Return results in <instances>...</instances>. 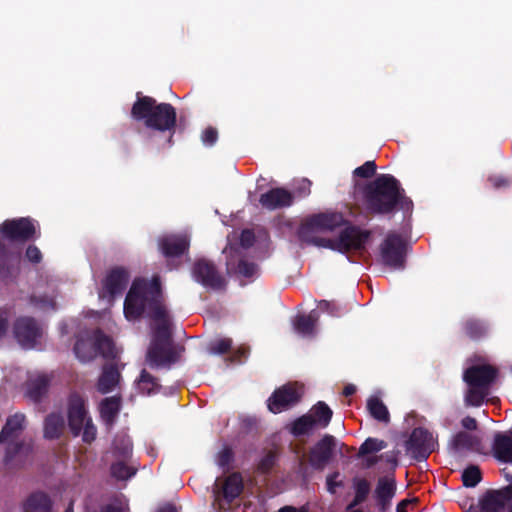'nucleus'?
Instances as JSON below:
<instances>
[{
    "label": "nucleus",
    "mask_w": 512,
    "mask_h": 512,
    "mask_svg": "<svg viewBox=\"0 0 512 512\" xmlns=\"http://www.w3.org/2000/svg\"><path fill=\"white\" fill-rule=\"evenodd\" d=\"M496 377V370L489 365L472 366L464 373L468 385L465 396L467 405L480 406L488 394V388Z\"/></svg>",
    "instance_id": "obj_4"
},
{
    "label": "nucleus",
    "mask_w": 512,
    "mask_h": 512,
    "mask_svg": "<svg viewBox=\"0 0 512 512\" xmlns=\"http://www.w3.org/2000/svg\"><path fill=\"white\" fill-rule=\"evenodd\" d=\"M242 490V479L238 474L228 476L224 481L216 480L213 490V507L218 511L227 509L226 503H230L238 497Z\"/></svg>",
    "instance_id": "obj_8"
},
{
    "label": "nucleus",
    "mask_w": 512,
    "mask_h": 512,
    "mask_svg": "<svg viewBox=\"0 0 512 512\" xmlns=\"http://www.w3.org/2000/svg\"><path fill=\"white\" fill-rule=\"evenodd\" d=\"M0 231L7 239L25 241L36 233L37 226L29 218H20L5 221Z\"/></svg>",
    "instance_id": "obj_10"
},
{
    "label": "nucleus",
    "mask_w": 512,
    "mask_h": 512,
    "mask_svg": "<svg viewBox=\"0 0 512 512\" xmlns=\"http://www.w3.org/2000/svg\"><path fill=\"white\" fill-rule=\"evenodd\" d=\"M327 307H328V302H326V301L320 302V304H319L320 309H326Z\"/></svg>",
    "instance_id": "obj_57"
},
{
    "label": "nucleus",
    "mask_w": 512,
    "mask_h": 512,
    "mask_svg": "<svg viewBox=\"0 0 512 512\" xmlns=\"http://www.w3.org/2000/svg\"><path fill=\"white\" fill-rule=\"evenodd\" d=\"M510 512H512V506H511Z\"/></svg>",
    "instance_id": "obj_62"
},
{
    "label": "nucleus",
    "mask_w": 512,
    "mask_h": 512,
    "mask_svg": "<svg viewBox=\"0 0 512 512\" xmlns=\"http://www.w3.org/2000/svg\"><path fill=\"white\" fill-rule=\"evenodd\" d=\"M138 389L146 395H150L158 388L155 379L146 371H142L140 378L137 382Z\"/></svg>",
    "instance_id": "obj_34"
},
{
    "label": "nucleus",
    "mask_w": 512,
    "mask_h": 512,
    "mask_svg": "<svg viewBox=\"0 0 512 512\" xmlns=\"http://www.w3.org/2000/svg\"><path fill=\"white\" fill-rule=\"evenodd\" d=\"M69 427L74 435H81L84 442H91L96 437V428L87 415L84 401L80 397L70 399L68 409Z\"/></svg>",
    "instance_id": "obj_7"
},
{
    "label": "nucleus",
    "mask_w": 512,
    "mask_h": 512,
    "mask_svg": "<svg viewBox=\"0 0 512 512\" xmlns=\"http://www.w3.org/2000/svg\"><path fill=\"white\" fill-rule=\"evenodd\" d=\"M229 458L230 454L228 451H224L223 453H221L219 465L224 466L229 461Z\"/></svg>",
    "instance_id": "obj_53"
},
{
    "label": "nucleus",
    "mask_w": 512,
    "mask_h": 512,
    "mask_svg": "<svg viewBox=\"0 0 512 512\" xmlns=\"http://www.w3.org/2000/svg\"><path fill=\"white\" fill-rule=\"evenodd\" d=\"M318 427H326L332 417V410L324 403L318 402L308 413Z\"/></svg>",
    "instance_id": "obj_29"
},
{
    "label": "nucleus",
    "mask_w": 512,
    "mask_h": 512,
    "mask_svg": "<svg viewBox=\"0 0 512 512\" xmlns=\"http://www.w3.org/2000/svg\"><path fill=\"white\" fill-rule=\"evenodd\" d=\"M51 377L42 372L30 373L25 384V394L33 401H38L47 391Z\"/></svg>",
    "instance_id": "obj_16"
},
{
    "label": "nucleus",
    "mask_w": 512,
    "mask_h": 512,
    "mask_svg": "<svg viewBox=\"0 0 512 512\" xmlns=\"http://www.w3.org/2000/svg\"><path fill=\"white\" fill-rule=\"evenodd\" d=\"M431 433L423 428H416L407 442V450L415 457L425 459L434 449Z\"/></svg>",
    "instance_id": "obj_13"
},
{
    "label": "nucleus",
    "mask_w": 512,
    "mask_h": 512,
    "mask_svg": "<svg viewBox=\"0 0 512 512\" xmlns=\"http://www.w3.org/2000/svg\"><path fill=\"white\" fill-rule=\"evenodd\" d=\"M399 197L398 183L389 175L378 177L367 196L368 208L376 213H386L393 209Z\"/></svg>",
    "instance_id": "obj_6"
},
{
    "label": "nucleus",
    "mask_w": 512,
    "mask_h": 512,
    "mask_svg": "<svg viewBox=\"0 0 512 512\" xmlns=\"http://www.w3.org/2000/svg\"><path fill=\"white\" fill-rule=\"evenodd\" d=\"M15 337L26 349L34 348L42 336V329L30 318H20L15 324Z\"/></svg>",
    "instance_id": "obj_12"
},
{
    "label": "nucleus",
    "mask_w": 512,
    "mask_h": 512,
    "mask_svg": "<svg viewBox=\"0 0 512 512\" xmlns=\"http://www.w3.org/2000/svg\"><path fill=\"white\" fill-rule=\"evenodd\" d=\"M499 491L504 496L506 502L512 499V484Z\"/></svg>",
    "instance_id": "obj_49"
},
{
    "label": "nucleus",
    "mask_w": 512,
    "mask_h": 512,
    "mask_svg": "<svg viewBox=\"0 0 512 512\" xmlns=\"http://www.w3.org/2000/svg\"><path fill=\"white\" fill-rule=\"evenodd\" d=\"M299 512H307V511H306V510H304V509H302V510H300Z\"/></svg>",
    "instance_id": "obj_61"
},
{
    "label": "nucleus",
    "mask_w": 512,
    "mask_h": 512,
    "mask_svg": "<svg viewBox=\"0 0 512 512\" xmlns=\"http://www.w3.org/2000/svg\"><path fill=\"white\" fill-rule=\"evenodd\" d=\"M50 500L43 493H35L23 504V512H50Z\"/></svg>",
    "instance_id": "obj_24"
},
{
    "label": "nucleus",
    "mask_w": 512,
    "mask_h": 512,
    "mask_svg": "<svg viewBox=\"0 0 512 512\" xmlns=\"http://www.w3.org/2000/svg\"><path fill=\"white\" fill-rule=\"evenodd\" d=\"M479 444L480 440L476 436H472L464 432L457 434L452 442L453 449L456 452L477 449L479 447Z\"/></svg>",
    "instance_id": "obj_27"
},
{
    "label": "nucleus",
    "mask_w": 512,
    "mask_h": 512,
    "mask_svg": "<svg viewBox=\"0 0 512 512\" xmlns=\"http://www.w3.org/2000/svg\"><path fill=\"white\" fill-rule=\"evenodd\" d=\"M193 277L197 282L210 288H219L223 284V279L216 272L213 265L204 260H200L195 264Z\"/></svg>",
    "instance_id": "obj_15"
},
{
    "label": "nucleus",
    "mask_w": 512,
    "mask_h": 512,
    "mask_svg": "<svg viewBox=\"0 0 512 512\" xmlns=\"http://www.w3.org/2000/svg\"><path fill=\"white\" fill-rule=\"evenodd\" d=\"M66 512H73V510H72V508H71V507H69V508L66 510Z\"/></svg>",
    "instance_id": "obj_60"
},
{
    "label": "nucleus",
    "mask_w": 512,
    "mask_h": 512,
    "mask_svg": "<svg viewBox=\"0 0 512 512\" xmlns=\"http://www.w3.org/2000/svg\"><path fill=\"white\" fill-rule=\"evenodd\" d=\"M300 393L293 385H285L276 390L268 399V408L273 413H280L296 403Z\"/></svg>",
    "instance_id": "obj_14"
},
{
    "label": "nucleus",
    "mask_w": 512,
    "mask_h": 512,
    "mask_svg": "<svg viewBox=\"0 0 512 512\" xmlns=\"http://www.w3.org/2000/svg\"><path fill=\"white\" fill-rule=\"evenodd\" d=\"M371 464H373V461L368 459L367 460V465H371Z\"/></svg>",
    "instance_id": "obj_59"
},
{
    "label": "nucleus",
    "mask_w": 512,
    "mask_h": 512,
    "mask_svg": "<svg viewBox=\"0 0 512 512\" xmlns=\"http://www.w3.org/2000/svg\"><path fill=\"white\" fill-rule=\"evenodd\" d=\"M318 313L311 311L309 315L297 316L293 321L294 331L301 337H309L314 334Z\"/></svg>",
    "instance_id": "obj_21"
},
{
    "label": "nucleus",
    "mask_w": 512,
    "mask_h": 512,
    "mask_svg": "<svg viewBox=\"0 0 512 512\" xmlns=\"http://www.w3.org/2000/svg\"><path fill=\"white\" fill-rule=\"evenodd\" d=\"M367 408L375 419L383 422H387L389 420V412L384 403L378 397H370L367 401Z\"/></svg>",
    "instance_id": "obj_31"
},
{
    "label": "nucleus",
    "mask_w": 512,
    "mask_h": 512,
    "mask_svg": "<svg viewBox=\"0 0 512 512\" xmlns=\"http://www.w3.org/2000/svg\"><path fill=\"white\" fill-rule=\"evenodd\" d=\"M37 305L41 308V309H53L54 308V302L52 299H49V300H40L39 303H37Z\"/></svg>",
    "instance_id": "obj_48"
},
{
    "label": "nucleus",
    "mask_w": 512,
    "mask_h": 512,
    "mask_svg": "<svg viewBox=\"0 0 512 512\" xmlns=\"http://www.w3.org/2000/svg\"><path fill=\"white\" fill-rule=\"evenodd\" d=\"M237 272L244 277H252L257 272V267L253 263H248L246 261H240Z\"/></svg>",
    "instance_id": "obj_41"
},
{
    "label": "nucleus",
    "mask_w": 512,
    "mask_h": 512,
    "mask_svg": "<svg viewBox=\"0 0 512 512\" xmlns=\"http://www.w3.org/2000/svg\"><path fill=\"white\" fill-rule=\"evenodd\" d=\"M386 447L383 440L377 438H368L360 447L359 453L366 455L369 453L378 452Z\"/></svg>",
    "instance_id": "obj_36"
},
{
    "label": "nucleus",
    "mask_w": 512,
    "mask_h": 512,
    "mask_svg": "<svg viewBox=\"0 0 512 512\" xmlns=\"http://www.w3.org/2000/svg\"><path fill=\"white\" fill-rule=\"evenodd\" d=\"M314 427H318L311 415L307 414L297 419L291 428V432L296 435H303L310 432Z\"/></svg>",
    "instance_id": "obj_32"
},
{
    "label": "nucleus",
    "mask_w": 512,
    "mask_h": 512,
    "mask_svg": "<svg viewBox=\"0 0 512 512\" xmlns=\"http://www.w3.org/2000/svg\"><path fill=\"white\" fill-rule=\"evenodd\" d=\"M7 328V317L5 314H0V337L5 333Z\"/></svg>",
    "instance_id": "obj_50"
},
{
    "label": "nucleus",
    "mask_w": 512,
    "mask_h": 512,
    "mask_svg": "<svg viewBox=\"0 0 512 512\" xmlns=\"http://www.w3.org/2000/svg\"><path fill=\"white\" fill-rule=\"evenodd\" d=\"M162 253L167 256H178L184 253L189 247V239L186 235H171L163 238L160 243Z\"/></svg>",
    "instance_id": "obj_18"
},
{
    "label": "nucleus",
    "mask_w": 512,
    "mask_h": 512,
    "mask_svg": "<svg viewBox=\"0 0 512 512\" xmlns=\"http://www.w3.org/2000/svg\"><path fill=\"white\" fill-rule=\"evenodd\" d=\"M493 454L501 462L512 463V437L507 434H497Z\"/></svg>",
    "instance_id": "obj_20"
},
{
    "label": "nucleus",
    "mask_w": 512,
    "mask_h": 512,
    "mask_svg": "<svg viewBox=\"0 0 512 512\" xmlns=\"http://www.w3.org/2000/svg\"><path fill=\"white\" fill-rule=\"evenodd\" d=\"M404 253V241L396 234H389L381 245V260L390 268L398 269L403 267Z\"/></svg>",
    "instance_id": "obj_9"
},
{
    "label": "nucleus",
    "mask_w": 512,
    "mask_h": 512,
    "mask_svg": "<svg viewBox=\"0 0 512 512\" xmlns=\"http://www.w3.org/2000/svg\"><path fill=\"white\" fill-rule=\"evenodd\" d=\"M356 391V386L353 384H348L344 387L343 394L345 396H350Z\"/></svg>",
    "instance_id": "obj_51"
},
{
    "label": "nucleus",
    "mask_w": 512,
    "mask_h": 512,
    "mask_svg": "<svg viewBox=\"0 0 512 512\" xmlns=\"http://www.w3.org/2000/svg\"><path fill=\"white\" fill-rule=\"evenodd\" d=\"M375 169H376L375 163L373 161H367L362 166H360L354 170V175L363 177V178H368L374 174Z\"/></svg>",
    "instance_id": "obj_40"
},
{
    "label": "nucleus",
    "mask_w": 512,
    "mask_h": 512,
    "mask_svg": "<svg viewBox=\"0 0 512 512\" xmlns=\"http://www.w3.org/2000/svg\"><path fill=\"white\" fill-rule=\"evenodd\" d=\"M335 447V439L332 436H325L321 439L312 451V458L318 463L326 462L332 455Z\"/></svg>",
    "instance_id": "obj_22"
},
{
    "label": "nucleus",
    "mask_w": 512,
    "mask_h": 512,
    "mask_svg": "<svg viewBox=\"0 0 512 512\" xmlns=\"http://www.w3.org/2000/svg\"><path fill=\"white\" fill-rule=\"evenodd\" d=\"M63 427V418L58 414H51L46 418L44 435L46 438H56L61 434Z\"/></svg>",
    "instance_id": "obj_30"
},
{
    "label": "nucleus",
    "mask_w": 512,
    "mask_h": 512,
    "mask_svg": "<svg viewBox=\"0 0 512 512\" xmlns=\"http://www.w3.org/2000/svg\"><path fill=\"white\" fill-rule=\"evenodd\" d=\"M292 200L291 193L282 188L272 189L260 197L261 205L270 210L289 206Z\"/></svg>",
    "instance_id": "obj_17"
},
{
    "label": "nucleus",
    "mask_w": 512,
    "mask_h": 512,
    "mask_svg": "<svg viewBox=\"0 0 512 512\" xmlns=\"http://www.w3.org/2000/svg\"><path fill=\"white\" fill-rule=\"evenodd\" d=\"M355 506L356 505H353V502H352L350 505H348L346 512H363L360 509H354Z\"/></svg>",
    "instance_id": "obj_54"
},
{
    "label": "nucleus",
    "mask_w": 512,
    "mask_h": 512,
    "mask_svg": "<svg viewBox=\"0 0 512 512\" xmlns=\"http://www.w3.org/2000/svg\"><path fill=\"white\" fill-rule=\"evenodd\" d=\"M119 382V373L114 367H107L103 370L98 381V390L102 393L111 391Z\"/></svg>",
    "instance_id": "obj_26"
},
{
    "label": "nucleus",
    "mask_w": 512,
    "mask_h": 512,
    "mask_svg": "<svg viewBox=\"0 0 512 512\" xmlns=\"http://www.w3.org/2000/svg\"><path fill=\"white\" fill-rule=\"evenodd\" d=\"M343 223L340 214H319L308 218L300 228V236L306 242L339 252L362 249L368 241L369 233L354 227H347L337 238L329 236Z\"/></svg>",
    "instance_id": "obj_2"
},
{
    "label": "nucleus",
    "mask_w": 512,
    "mask_h": 512,
    "mask_svg": "<svg viewBox=\"0 0 512 512\" xmlns=\"http://www.w3.org/2000/svg\"><path fill=\"white\" fill-rule=\"evenodd\" d=\"M278 512H296V510L293 507L286 506L280 509Z\"/></svg>",
    "instance_id": "obj_55"
},
{
    "label": "nucleus",
    "mask_w": 512,
    "mask_h": 512,
    "mask_svg": "<svg viewBox=\"0 0 512 512\" xmlns=\"http://www.w3.org/2000/svg\"><path fill=\"white\" fill-rule=\"evenodd\" d=\"M340 474L339 473H333L332 475H329L326 479V485L327 490L334 494L337 490V488L342 486V480L339 479Z\"/></svg>",
    "instance_id": "obj_42"
},
{
    "label": "nucleus",
    "mask_w": 512,
    "mask_h": 512,
    "mask_svg": "<svg viewBox=\"0 0 512 512\" xmlns=\"http://www.w3.org/2000/svg\"><path fill=\"white\" fill-rule=\"evenodd\" d=\"M128 273L123 268H117L110 272L106 277L103 287L99 292V298L105 302L106 305H110L113 297L123 291L128 283Z\"/></svg>",
    "instance_id": "obj_11"
},
{
    "label": "nucleus",
    "mask_w": 512,
    "mask_h": 512,
    "mask_svg": "<svg viewBox=\"0 0 512 512\" xmlns=\"http://www.w3.org/2000/svg\"><path fill=\"white\" fill-rule=\"evenodd\" d=\"M224 254L227 255L228 260H227V268L229 271H232L234 270V261H233V254L235 253V250L232 246H227L225 249H224Z\"/></svg>",
    "instance_id": "obj_46"
},
{
    "label": "nucleus",
    "mask_w": 512,
    "mask_h": 512,
    "mask_svg": "<svg viewBox=\"0 0 512 512\" xmlns=\"http://www.w3.org/2000/svg\"><path fill=\"white\" fill-rule=\"evenodd\" d=\"M411 502L409 500H403L401 501L397 506V512H407V506Z\"/></svg>",
    "instance_id": "obj_52"
},
{
    "label": "nucleus",
    "mask_w": 512,
    "mask_h": 512,
    "mask_svg": "<svg viewBox=\"0 0 512 512\" xmlns=\"http://www.w3.org/2000/svg\"><path fill=\"white\" fill-rule=\"evenodd\" d=\"M74 352L81 362H88L98 355L114 359L118 356L119 349L110 338L96 331L92 334L81 335L76 341Z\"/></svg>",
    "instance_id": "obj_5"
},
{
    "label": "nucleus",
    "mask_w": 512,
    "mask_h": 512,
    "mask_svg": "<svg viewBox=\"0 0 512 512\" xmlns=\"http://www.w3.org/2000/svg\"><path fill=\"white\" fill-rule=\"evenodd\" d=\"M302 183H303V185H304V187H305V188H306V187H307V188H309L310 183H309L307 180H303V181H302Z\"/></svg>",
    "instance_id": "obj_58"
},
{
    "label": "nucleus",
    "mask_w": 512,
    "mask_h": 512,
    "mask_svg": "<svg viewBox=\"0 0 512 512\" xmlns=\"http://www.w3.org/2000/svg\"><path fill=\"white\" fill-rule=\"evenodd\" d=\"M353 488L355 490V497L353 500V505H358L362 503L370 491V484L367 480L362 478H355L353 480Z\"/></svg>",
    "instance_id": "obj_33"
},
{
    "label": "nucleus",
    "mask_w": 512,
    "mask_h": 512,
    "mask_svg": "<svg viewBox=\"0 0 512 512\" xmlns=\"http://www.w3.org/2000/svg\"><path fill=\"white\" fill-rule=\"evenodd\" d=\"M124 316L134 322L143 316L152 317L158 325V340L150 347L147 361L151 366H163L174 362L181 354L180 347L173 346L169 339V316L161 302L158 279H137L133 282L124 302Z\"/></svg>",
    "instance_id": "obj_1"
},
{
    "label": "nucleus",
    "mask_w": 512,
    "mask_h": 512,
    "mask_svg": "<svg viewBox=\"0 0 512 512\" xmlns=\"http://www.w3.org/2000/svg\"><path fill=\"white\" fill-rule=\"evenodd\" d=\"M395 495V481L390 477L380 478L375 489V496L381 510H385Z\"/></svg>",
    "instance_id": "obj_19"
},
{
    "label": "nucleus",
    "mask_w": 512,
    "mask_h": 512,
    "mask_svg": "<svg viewBox=\"0 0 512 512\" xmlns=\"http://www.w3.org/2000/svg\"><path fill=\"white\" fill-rule=\"evenodd\" d=\"M132 117L144 120L145 125L160 131L170 130L176 122V112L170 104L156 102L151 97L139 98L133 105Z\"/></svg>",
    "instance_id": "obj_3"
},
{
    "label": "nucleus",
    "mask_w": 512,
    "mask_h": 512,
    "mask_svg": "<svg viewBox=\"0 0 512 512\" xmlns=\"http://www.w3.org/2000/svg\"><path fill=\"white\" fill-rule=\"evenodd\" d=\"M232 341L229 338L216 339L210 344L209 350L211 354H223L231 347Z\"/></svg>",
    "instance_id": "obj_39"
},
{
    "label": "nucleus",
    "mask_w": 512,
    "mask_h": 512,
    "mask_svg": "<svg viewBox=\"0 0 512 512\" xmlns=\"http://www.w3.org/2000/svg\"><path fill=\"white\" fill-rule=\"evenodd\" d=\"M462 479L465 486L474 487L481 479L479 469L475 466L468 467L464 470Z\"/></svg>",
    "instance_id": "obj_37"
},
{
    "label": "nucleus",
    "mask_w": 512,
    "mask_h": 512,
    "mask_svg": "<svg viewBox=\"0 0 512 512\" xmlns=\"http://www.w3.org/2000/svg\"><path fill=\"white\" fill-rule=\"evenodd\" d=\"M159 512H176V510L171 506H167L159 510Z\"/></svg>",
    "instance_id": "obj_56"
},
{
    "label": "nucleus",
    "mask_w": 512,
    "mask_h": 512,
    "mask_svg": "<svg viewBox=\"0 0 512 512\" xmlns=\"http://www.w3.org/2000/svg\"><path fill=\"white\" fill-rule=\"evenodd\" d=\"M115 452L120 456L128 457L132 452V443L128 436L120 435L114 441Z\"/></svg>",
    "instance_id": "obj_35"
},
{
    "label": "nucleus",
    "mask_w": 512,
    "mask_h": 512,
    "mask_svg": "<svg viewBox=\"0 0 512 512\" xmlns=\"http://www.w3.org/2000/svg\"><path fill=\"white\" fill-rule=\"evenodd\" d=\"M25 417L22 414H15L7 419L5 426L0 433V442H6L17 435L23 428Z\"/></svg>",
    "instance_id": "obj_25"
},
{
    "label": "nucleus",
    "mask_w": 512,
    "mask_h": 512,
    "mask_svg": "<svg viewBox=\"0 0 512 512\" xmlns=\"http://www.w3.org/2000/svg\"><path fill=\"white\" fill-rule=\"evenodd\" d=\"M253 240H254V235L251 231L245 230L242 232L240 241H241V245L243 247H245V248L249 247L253 243Z\"/></svg>",
    "instance_id": "obj_45"
},
{
    "label": "nucleus",
    "mask_w": 512,
    "mask_h": 512,
    "mask_svg": "<svg viewBox=\"0 0 512 512\" xmlns=\"http://www.w3.org/2000/svg\"><path fill=\"white\" fill-rule=\"evenodd\" d=\"M217 140V131L213 128L206 129L202 134V142L205 145L211 146Z\"/></svg>",
    "instance_id": "obj_43"
},
{
    "label": "nucleus",
    "mask_w": 512,
    "mask_h": 512,
    "mask_svg": "<svg viewBox=\"0 0 512 512\" xmlns=\"http://www.w3.org/2000/svg\"><path fill=\"white\" fill-rule=\"evenodd\" d=\"M26 257L33 263H38L41 260V252L35 246H29L26 251Z\"/></svg>",
    "instance_id": "obj_44"
},
{
    "label": "nucleus",
    "mask_w": 512,
    "mask_h": 512,
    "mask_svg": "<svg viewBox=\"0 0 512 512\" xmlns=\"http://www.w3.org/2000/svg\"><path fill=\"white\" fill-rule=\"evenodd\" d=\"M506 503L504 496H502L499 490L492 491L485 496L482 502V509L485 512H502Z\"/></svg>",
    "instance_id": "obj_28"
},
{
    "label": "nucleus",
    "mask_w": 512,
    "mask_h": 512,
    "mask_svg": "<svg viewBox=\"0 0 512 512\" xmlns=\"http://www.w3.org/2000/svg\"><path fill=\"white\" fill-rule=\"evenodd\" d=\"M112 475L120 480H125L134 475L135 471L123 462L116 463L111 468Z\"/></svg>",
    "instance_id": "obj_38"
},
{
    "label": "nucleus",
    "mask_w": 512,
    "mask_h": 512,
    "mask_svg": "<svg viewBox=\"0 0 512 512\" xmlns=\"http://www.w3.org/2000/svg\"><path fill=\"white\" fill-rule=\"evenodd\" d=\"M462 425L464 428H466L468 430H474L477 427L476 420L472 417H465L462 420Z\"/></svg>",
    "instance_id": "obj_47"
},
{
    "label": "nucleus",
    "mask_w": 512,
    "mask_h": 512,
    "mask_svg": "<svg viewBox=\"0 0 512 512\" xmlns=\"http://www.w3.org/2000/svg\"><path fill=\"white\" fill-rule=\"evenodd\" d=\"M120 406V399L117 397L105 398L100 403V415L107 425L114 422L117 414L119 413Z\"/></svg>",
    "instance_id": "obj_23"
}]
</instances>
